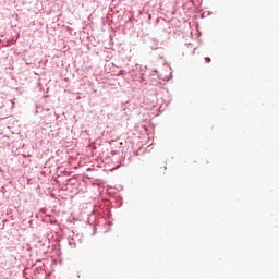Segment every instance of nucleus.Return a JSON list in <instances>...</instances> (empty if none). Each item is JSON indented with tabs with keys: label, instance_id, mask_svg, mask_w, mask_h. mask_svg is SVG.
<instances>
[{
	"label": "nucleus",
	"instance_id": "nucleus-1",
	"mask_svg": "<svg viewBox=\"0 0 279 279\" xmlns=\"http://www.w3.org/2000/svg\"><path fill=\"white\" fill-rule=\"evenodd\" d=\"M211 60H210V57H205V62H210Z\"/></svg>",
	"mask_w": 279,
	"mask_h": 279
}]
</instances>
